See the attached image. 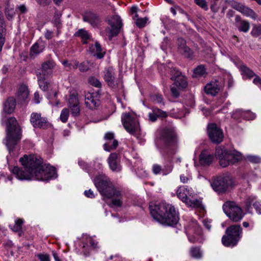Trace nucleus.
I'll use <instances>...</instances> for the list:
<instances>
[{
    "mask_svg": "<svg viewBox=\"0 0 261 261\" xmlns=\"http://www.w3.org/2000/svg\"><path fill=\"white\" fill-rule=\"evenodd\" d=\"M19 162L23 169L14 167L12 173L20 180L37 179L48 180L57 177L55 168L49 165L43 164V160L34 155H24L20 158Z\"/></svg>",
    "mask_w": 261,
    "mask_h": 261,
    "instance_id": "f257e3e1",
    "label": "nucleus"
},
{
    "mask_svg": "<svg viewBox=\"0 0 261 261\" xmlns=\"http://www.w3.org/2000/svg\"><path fill=\"white\" fill-rule=\"evenodd\" d=\"M159 139L165 147V158L169 162L162 168L163 174L167 175L173 169L171 164L172 156L176 153L178 148L177 135L173 128H165L161 132Z\"/></svg>",
    "mask_w": 261,
    "mask_h": 261,
    "instance_id": "f03ea898",
    "label": "nucleus"
},
{
    "mask_svg": "<svg viewBox=\"0 0 261 261\" xmlns=\"http://www.w3.org/2000/svg\"><path fill=\"white\" fill-rule=\"evenodd\" d=\"M150 212L152 217L161 223L173 226L179 220L178 216L174 206L165 202L149 206Z\"/></svg>",
    "mask_w": 261,
    "mask_h": 261,
    "instance_id": "7ed1b4c3",
    "label": "nucleus"
},
{
    "mask_svg": "<svg viewBox=\"0 0 261 261\" xmlns=\"http://www.w3.org/2000/svg\"><path fill=\"white\" fill-rule=\"evenodd\" d=\"M94 182L102 196L108 199L116 197L112 200V204L118 207L122 205V194L115 188L109 178L104 175H99L95 177Z\"/></svg>",
    "mask_w": 261,
    "mask_h": 261,
    "instance_id": "20e7f679",
    "label": "nucleus"
},
{
    "mask_svg": "<svg viewBox=\"0 0 261 261\" xmlns=\"http://www.w3.org/2000/svg\"><path fill=\"white\" fill-rule=\"evenodd\" d=\"M6 145L9 152L12 151L21 138L20 126L14 117L7 119L6 121Z\"/></svg>",
    "mask_w": 261,
    "mask_h": 261,
    "instance_id": "39448f33",
    "label": "nucleus"
},
{
    "mask_svg": "<svg viewBox=\"0 0 261 261\" xmlns=\"http://www.w3.org/2000/svg\"><path fill=\"white\" fill-rule=\"evenodd\" d=\"M242 228L240 225H232L226 229V235L223 236L222 243L227 247L237 245L242 237Z\"/></svg>",
    "mask_w": 261,
    "mask_h": 261,
    "instance_id": "423d86ee",
    "label": "nucleus"
},
{
    "mask_svg": "<svg viewBox=\"0 0 261 261\" xmlns=\"http://www.w3.org/2000/svg\"><path fill=\"white\" fill-rule=\"evenodd\" d=\"M215 155L219 160L220 165L226 167L229 165L234 164L239 160L240 156L231 151L224 148L218 147L216 149Z\"/></svg>",
    "mask_w": 261,
    "mask_h": 261,
    "instance_id": "0eeeda50",
    "label": "nucleus"
},
{
    "mask_svg": "<svg viewBox=\"0 0 261 261\" xmlns=\"http://www.w3.org/2000/svg\"><path fill=\"white\" fill-rule=\"evenodd\" d=\"M223 210L229 218L234 222L240 221L244 215L242 209L234 201H227L225 202Z\"/></svg>",
    "mask_w": 261,
    "mask_h": 261,
    "instance_id": "6e6552de",
    "label": "nucleus"
},
{
    "mask_svg": "<svg viewBox=\"0 0 261 261\" xmlns=\"http://www.w3.org/2000/svg\"><path fill=\"white\" fill-rule=\"evenodd\" d=\"M214 191L219 193H225L233 186L232 178L229 175L220 176L215 178L211 183Z\"/></svg>",
    "mask_w": 261,
    "mask_h": 261,
    "instance_id": "1a4fd4ad",
    "label": "nucleus"
},
{
    "mask_svg": "<svg viewBox=\"0 0 261 261\" xmlns=\"http://www.w3.org/2000/svg\"><path fill=\"white\" fill-rule=\"evenodd\" d=\"M110 25L105 29L106 35L110 40L114 37L117 36L120 33L122 26V20L120 17H109L106 20Z\"/></svg>",
    "mask_w": 261,
    "mask_h": 261,
    "instance_id": "9d476101",
    "label": "nucleus"
},
{
    "mask_svg": "<svg viewBox=\"0 0 261 261\" xmlns=\"http://www.w3.org/2000/svg\"><path fill=\"white\" fill-rule=\"evenodd\" d=\"M103 79L108 85L112 89L123 88L121 78H118L115 81V73L112 67L106 68L103 71Z\"/></svg>",
    "mask_w": 261,
    "mask_h": 261,
    "instance_id": "9b49d317",
    "label": "nucleus"
},
{
    "mask_svg": "<svg viewBox=\"0 0 261 261\" xmlns=\"http://www.w3.org/2000/svg\"><path fill=\"white\" fill-rule=\"evenodd\" d=\"M122 121L125 129L130 134L135 135L139 128V123L129 113L123 114Z\"/></svg>",
    "mask_w": 261,
    "mask_h": 261,
    "instance_id": "f8f14e48",
    "label": "nucleus"
},
{
    "mask_svg": "<svg viewBox=\"0 0 261 261\" xmlns=\"http://www.w3.org/2000/svg\"><path fill=\"white\" fill-rule=\"evenodd\" d=\"M207 133L210 140L213 143L219 144L223 140V133L215 123H210L207 125Z\"/></svg>",
    "mask_w": 261,
    "mask_h": 261,
    "instance_id": "ddd939ff",
    "label": "nucleus"
},
{
    "mask_svg": "<svg viewBox=\"0 0 261 261\" xmlns=\"http://www.w3.org/2000/svg\"><path fill=\"white\" fill-rule=\"evenodd\" d=\"M171 75V80L174 81L175 85L180 89H185L188 86V82L186 77L181 74V73L175 68H172L170 70Z\"/></svg>",
    "mask_w": 261,
    "mask_h": 261,
    "instance_id": "4468645a",
    "label": "nucleus"
},
{
    "mask_svg": "<svg viewBox=\"0 0 261 261\" xmlns=\"http://www.w3.org/2000/svg\"><path fill=\"white\" fill-rule=\"evenodd\" d=\"M30 121L35 128L45 129L49 125L46 118L42 117L40 113H38L31 114Z\"/></svg>",
    "mask_w": 261,
    "mask_h": 261,
    "instance_id": "2eb2a0df",
    "label": "nucleus"
},
{
    "mask_svg": "<svg viewBox=\"0 0 261 261\" xmlns=\"http://www.w3.org/2000/svg\"><path fill=\"white\" fill-rule=\"evenodd\" d=\"M178 51L187 59L192 60L194 57L193 50L186 45V41L182 38L178 39Z\"/></svg>",
    "mask_w": 261,
    "mask_h": 261,
    "instance_id": "dca6fc26",
    "label": "nucleus"
},
{
    "mask_svg": "<svg viewBox=\"0 0 261 261\" xmlns=\"http://www.w3.org/2000/svg\"><path fill=\"white\" fill-rule=\"evenodd\" d=\"M108 162L110 168L113 172H118L121 170L120 159H119L118 155L116 153H112L110 154L108 159Z\"/></svg>",
    "mask_w": 261,
    "mask_h": 261,
    "instance_id": "f3484780",
    "label": "nucleus"
},
{
    "mask_svg": "<svg viewBox=\"0 0 261 261\" xmlns=\"http://www.w3.org/2000/svg\"><path fill=\"white\" fill-rule=\"evenodd\" d=\"M56 66V63L53 60H48L44 62L41 65V72L37 74L49 76L52 74V70Z\"/></svg>",
    "mask_w": 261,
    "mask_h": 261,
    "instance_id": "a211bd4d",
    "label": "nucleus"
},
{
    "mask_svg": "<svg viewBox=\"0 0 261 261\" xmlns=\"http://www.w3.org/2000/svg\"><path fill=\"white\" fill-rule=\"evenodd\" d=\"M221 86L218 81L208 83L204 87L205 92L213 96H216L220 91Z\"/></svg>",
    "mask_w": 261,
    "mask_h": 261,
    "instance_id": "6ab92c4d",
    "label": "nucleus"
},
{
    "mask_svg": "<svg viewBox=\"0 0 261 261\" xmlns=\"http://www.w3.org/2000/svg\"><path fill=\"white\" fill-rule=\"evenodd\" d=\"M85 103L87 107L91 110L96 109L100 105L99 100L95 98L94 96L91 93H88L85 95Z\"/></svg>",
    "mask_w": 261,
    "mask_h": 261,
    "instance_id": "aec40b11",
    "label": "nucleus"
},
{
    "mask_svg": "<svg viewBox=\"0 0 261 261\" xmlns=\"http://www.w3.org/2000/svg\"><path fill=\"white\" fill-rule=\"evenodd\" d=\"M16 106V100L13 97H10L4 103V112L8 114L13 112Z\"/></svg>",
    "mask_w": 261,
    "mask_h": 261,
    "instance_id": "412c9836",
    "label": "nucleus"
},
{
    "mask_svg": "<svg viewBox=\"0 0 261 261\" xmlns=\"http://www.w3.org/2000/svg\"><path fill=\"white\" fill-rule=\"evenodd\" d=\"M236 26L239 31L246 33L250 28V23L247 21L241 19L240 17H236Z\"/></svg>",
    "mask_w": 261,
    "mask_h": 261,
    "instance_id": "4be33fe9",
    "label": "nucleus"
},
{
    "mask_svg": "<svg viewBox=\"0 0 261 261\" xmlns=\"http://www.w3.org/2000/svg\"><path fill=\"white\" fill-rule=\"evenodd\" d=\"M214 156L207 154L205 151H202L199 155V163L202 166H209L213 162Z\"/></svg>",
    "mask_w": 261,
    "mask_h": 261,
    "instance_id": "5701e85b",
    "label": "nucleus"
},
{
    "mask_svg": "<svg viewBox=\"0 0 261 261\" xmlns=\"http://www.w3.org/2000/svg\"><path fill=\"white\" fill-rule=\"evenodd\" d=\"M90 49L91 52L93 53V55L96 56L97 59H102L105 54V52H101V46L97 42H96L94 45H91L90 47Z\"/></svg>",
    "mask_w": 261,
    "mask_h": 261,
    "instance_id": "b1692460",
    "label": "nucleus"
},
{
    "mask_svg": "<svg viewBox=\"0 0 261 261\" xmlns=\"http://www.w3.org/2000/svg\"><path fill=\"white\" fill-rule=\"evenodd\" d=\"M177 197L184 202L186 203V201L189 199L190 192L184 187H179L176 192Z\"/></svg>",
    "mask_w": 261,
    "mask_h": 261,
    "instance_id": "393cba45",
    "label": "nucleus"
},
{
    "mask_svg": "<svg viewBox=\"0 0 261 261\" xmlns=\"http://www.w3.org/2000/svg\"><path fill=\"white\" fill-rule=\"evenodd\" d=\"M17 96L18 100L24 101L27 99L29 96L28 87L24 85L20 86L18 89Z\"/></svg>",
    "mask_w": 261,
    "mask_h": 261,
    "instance_id": "a878e982",
    "label": "nucleus"
},
{
    "mask_svg": "<svg viewBox=\"0 0 261 261\" xmlns=\"http://www.w3.org/2000/svg\"><path fill=\"white\" fill-rule=\"evenodd\" d=\"M247 114L251 115V117H250L251 119H254L255 118V115L253 114L250 111H244L242 109L236 110L233 113L232 116L234 118H236L237 116H240L245 119H249L250 118H248L246 116Z\"/></svg>",
    "mask_w": 261,
    "mask_h": 261,
    "instance_id": "bb28decb",
    "label": "nucleus"
},
{
    "mask_svg": "<svg viewBox=\"0 0 261 261\" xmlns=\"http://www.w3.org/2000/svg\"><path fill=\"white\" fill-rule=\"evenodd\" d=\"M5 27L4 19L0 17V52L5 43Z\"/></svg>",
    "mask_w": 261,
    "mask_h": 261,
    "instance_id": "cd10ccee",
    "label": "nucleus"
},
{
    "mask_svg": "<svg viewBox=\"0 0 261 261\" xmlns=\"http://www.w3.org/2000/svg\"><path fill=\"white\" fill-rule=\"evenodd\" d=\"M38 82L40 88L43 91H46L48 89L49 83L46 81V77L47 76L42 75V74H37Z\"/></svg>",
    "mask_w": 261,
    "mask_h": 261,
    "instance_id": "c85d7f7f",
    "label": "nucleus"
},
{
    "mask_svg": "<svg viewBox=\"0 0 261 261\" xmlns=\"http://www.w3.org/2000/svg\"><path fill=\"white\" fill-rule=\"evenodd\" d=\"M74 35L81 37L82 42L84 44H87L88 40H90L91 38V36L89 34L88 32L84 29H80L75 33Z\"/></svg>",
    "mask_w": 261,
    "mask_h": 261,
    "instance_id": "c756f323",
    "label": "nucleus"
},
{
    "mask_svg": "<svg viewBox=\"0 0 261 261\" xmlns=\"http://www.w3.org/2000/svg\"><path fill=\"white\" fill-rule=\"evenodd\" d=\"M84 21L89 22L92 27H99L101 25L102 21L99 17H83Z\"/></svg>",
    "mask_w": 261,
    "mask_h": 261,
    "instance_id": "7c9ffc66",
    "label": "nucleus"
},
{
    "mask_svg": "<svg viewBox=\"0 0 261 261\" xmlns=\"http://www.w3.org/2000/svg\"><path fill=\"white\" fill-rule=\"evenodd\" d=\"M42 49L40 48L38 43H35L30 49V55L31 58H34L39 53L42 52Z\"/></svg>",
    "mask_w": 261,
    "mask_h": 261,
    "instance_id": "2f4dec72",
    "label": "nucleus"
},
{
    "mask_svg": "<svg viewBox=\"0 0 261 261\" xmlns=\"http://www.w3.org/2000/svg\"><path fill=\"white\" fill-rule=\"evenodd\" d=\"M240 69L243 74L246 75L248 79H251L255 75V73L245 65L241 66Z\"/></svg>",
    "mask_w": 261,
    "mask_h": 261,
    "instance_id": "473e14b6",
    "label": "nucleus"
},
{
    "mask_svg": "<svg viewBox=\"0 0 261 261\" xmlns=\"http://www.w3.org/2000/svg\"><path fill=\"white\" fill-rule=\"evenodd\" d=\"M134 20L137 27L142 28L145 27L148 21V18L147 17H134Z\"/></svg>",
    "mask_w": 261,
    "mask_h": 261,
    "instance_id": "72a5a7b5",
    "label": "nucleus"
},
{
    "mask_svg": "<svg viewBox=\"0 0 261 261\" xmlns=\"http://www.w3.org/2000/svg\"><path fill=\"white\" fill-rule=\"evenodd\" d=\"M23 221L21 219H18L15 221V224L11 226V229L14 232H19L22 229V225Z\"/></svg>",
    "mask_w": 261,
    "mask_h": 261,
    "instance_id": "f704fd0d",
    "label": "nucleus"
},
{
    "mask_svg": "<svg viewBox=\"0 0 261 261\" xmlns=\"http://www.w3.org/2000/svg\"><path fill=\"white\" fill-rule=\"evenodd\" d=\"M77 95V94L75 92L71 93L70 95L69 98L68 99L69 107L79 104V101Z\"/></svg>",
    "mask_w": 261,
    "mask_h": 261,
    "instance_id": "c9c22d12",
    "label": "nucleus"
},
{
    "mask_svg": "<svg viewBox=\"0 0 261 261\" xmlns=\"http://www.w3.org/2000/svg\"><path fill=\"white\" fill-rule=\"evenodd\" d=\"M190 254L193 257L196 258H200L202 256V253L200 251V249L198 247L191 248L190 250Z\"/></svg>",
    "mask_w": 261,
    "mask_h": 261,
    "instance_id": "e433bc0d",
    "label": "nucleus"
},
{
    "mask_svg": "<svg viewBox=\"0 0 261 261\" xmlns=\"http://www.w3.org/2000/svg\"><path fill=\"white\" fill-rule=\"evenodd\" d=\"M186 204L190 206L196 208L200 207L201 206V201L197 199L192 200L189 198L188 201H186Z\"/></svg>",
    "mask_w": 261,
    "mask_h": 261,
    "instance_id": "4c0bfd02",
    "label": "nucleus"
},
{
    "mask_svg": "<svg viewBox=\"0 0 261 261\" xmlns=\"http://www.w3.org/2000/svg\"><path fill=\"white\" fill-rule=\"evenodd\" d=\"M118 145V142L116 140H114L112 145H109L107 143H105L103 145L104 149L107 151H111L115 149Z\"/></svg>",
    "mask_w": 261,
    "mask_h": 261,
    "instance_id": "58836bf2",
    "label": "nucleus"
},
{
    "mask_svg": "<svg viewBox=\"0 0 261 261\" xmlns=\"http://www.w3.org/2000/svg\"><path fill=\"white\" fill-rule=\"evenodd\" d=\"M195 74L199 76H203L206 74V69L205 66L203 65L198 66L194 70Z\"/></svg>",
    "mask_w": 261,
    "mask_h": 261,
    "instance_id": "ea45409f",
    "label": "nucleus"
},
{
    "mask_svg": "<svg viewBox=\"0 0 261 261\" xmlns=\"http://www.w3.org/2000/svg\"><path fill=\"white\" fill-rule=\"evenodd\" d=\"M154 113L158 118H166L168 116V114L166 111H164L157 107H153Z\"/></svg>",
    "mask_w": 261,
    "mask_h": 261,
    "instance_id": "a19ab883",
    "label": "nucleus"
},
{
    "mask_svg": "<svg viewBox=\"0 0 261 261\" xmlns=\"http://www.w3.org/2000/svg\"><path fill=\"white\" fill-rule=\"evenodd\" d=\"M251 34L254 37H257L260 36L261 35V24L254 25L251 31Z\"/></svg>",
    "mask_w": 261,
    "mask_h": 261,
    "instance_id": "79ce46f5",
    "label": "nucleus"
},
{
    "mask_svg": "<svg viewBox=\"0 0 261 261\" xmlns=\"http://www.w3.org/2000/svg\"><path fill=\"white\" fill-rule=\"evenodd\" d=\"M255 200V197L252 196H248L246 197L245 200V204L246 207L249 210L251 207L252 204H253L254 203V201Z\"/></svg>",
    "mask_w": 261,
    "mask_h": 261,
    "instance_id": "37998d69",
    "label": "nucleus"
},
{
    "mask_svg": "<svg viewBox=\"0 0 261 261\" xmlns=\"http://www.w3.org/2000/svg\"><path fill=\"white\" fill-rule=\"evenodd\" d=\"M240 9V11L246 16H253L254 15V12L248 7L242 6Z\"/></svg>",
    "mask_w": 261,
    "mask_h": 261,
    "instance_id": "c03bdc74",
    "label": "nucleus"
},
{
    "mask_svg": "<svg viewBox=\"0 0 261 261\" xmlns=\"http://www.w3.org/2000/svg\"><path fill=\"white\" fill-rule=\"evenodd\" d=\"M89 83L92 86L98 88H101V84L99 81L95 77H91L89 79Z\"/></svg>",
    "mask_w": 261,
    "mask_h": 261,
    "instance_id": "a18cd8bd",
    "label": "nucleus"
},
{
    "mask_svg": "<svg viewBox=\"0 0 261 261\" xmlns=\"http://www.w3.org/2000/svg\"><path fill=\"white\" fill-rule=\"evenodd\" d=\"M90 62L87 61L80 63L79 70L81 72H86L89 70Z\"/></svg>",
    "mask_w": 261,
    "mask_h": 261,
    "instance_id": "49530a36",
    "label": "nucleus"
},
{
    "mask_svg": "<svg viewBox=\"0 0 261 261\" xmlns=\"http://www.w3.org/2000/svg\"><path fill=\"white\" fill-rule=\"evenodd\" d=\"M68 116H69L68 110L66 108L64 109L62 111L61 115H60L61 120L64 123L66 122L68 120Z\"/></svg>",
    "mask_w": 261,
    "mask_h": 261,
    "instance_id": "de8ad7c7",
    "label": "nucleus"
},
{
    "mask_svg": "<svg viewBox=\"0 0 261 261\" xmlns=\"http://www.w3.org/2000/svg\"><path fill=\"white\" fill-rule=\"evenodd\" d=\"M71 110V114L73 116H77L79 115L80 113V109L79 104L76 105H74L69 107Z\"/></svg>",
    "mask_w": 261,
    "mask_h": 261,
    "instance_id": "09e8293b",
    "label": "nucleus"
},
{
    "mask_svg": "<svg viewBox=\"0 0 261 261\" xmlns=\"http://www.w3.org/2000/svg\"><path fill=\"white\" fill-rule=\"evenodd\" d=\"M194 2L203 10H207L208 9L207 3L205 0H194Z\"/></svg>",
    "mask_w": 261,
    "mask_h": 261,
    "instance_id": "8fccbe9b",
    "label": "nucleus"
},
{
    "mask_svg": "<svg viewBox=\"0 0 261 261\" xmlns=\"http://www.w3.org/2000/svg\"><path fill=\"white\" fill-rule=\"evenodd\" d=\"M52 21L54 25L57 28V35H58L60 33V29L62 28L61 20L60 17H55Z\"/></svg>",
    "mask_w": 261,
    "mask_h": 261,
    "instance_id": "3c124183",
    "label": "nucleus"
},
{
    "mask_svg": "<svg viewBox=\"0 0 261 261\" xmlns=\"http://www.w3.org/2000/svg\"><path fill=\"white\" fill-rule=\"evenodd\" d=\"M152 171L155 174H160L161 173H163V169L160 165L155 164L153 165L152 167Z\"/></svg>",
    "mask_w": 261,
    "mask_h": 261,
    "instance_id": "603ef678",
    "label": "nucleus"
},
{
    "mask_svg": "<svg viewBox=\"0 0 261 261\" xmlns=\"http://www.w3.org/2000/svg\"><path fill=\"white\" fill-rule=\"evenodd\" d=\"M16 11L18 12L19 14H23L27 11V9L25 5H21L16 8Z\"/></svg>",
    "mask_w": 261,
    "mask_h": 261,
    "instance_id": "864d4df0",
    "label": "nucleus"
},
{
    "mask_svg": "<svg viewBox=\"0 0 261 261\" xmlns=\"http://www.w3.org/2000/svg\"><path fill=\"white\" fill-rule=\"evenodd\" d=\"M152 100L155 103H162L163 101V98L161 95L156 94L152 97Z\"/></svg>",
    "mask_w": 261,
    "mask_h": 261,
    "instance_id": "5fc2aeb1",
    "label": "nucleus"
},
{
    "mask_svg": "<svg viewBox=\"0 0 261 261\" xmlns=\"http://www.w3.org/2000/svg\"><path fill=\"white\" fill-rule=\"evenodd\" d=\"M38 258L41 261H50L49 256L48 254H38L37 255Z\"/></svg>",
    "mask_w": 261,
    "mask_h": 261,
    "instance_id": "6e6d98bb",
    "label": "nucleus"
},
{
    "mask_svg": "<svg viewBox=\"0 0 261 261\" xmlns=\"http://www.w3.org/2000/svg\"><path fill=\"white\" fill-rule=\"evenodd\" d=\"M248 160L252 163H258L260 162V158L256 156H250L248 158Z\"/></svg>",
    "mask_w": 261,
    "mask_h": 261,
    "instance_id": "4d7b16f0",
    "label": "nucleus"
},
{
    "mask_svg": "<svg viewBox=\"0 0 261 261\" xmlns=\"http://www.w3.org/2000/svg\"><path fill=\"white\" fill-rule=\"evenodd\" d=\"M172 95L173 97L177 98L179 96V93L176 88L172 87L170 89Z\"/></svg>",
    "mask_w": 261,
    "mask_h": 261,
    "instance_id": "13d9d810",
    "label": "nucleus"
},
{
    "mask_svg": "<svg viewBox=\"0 0 261 261\" xmlns=\"http://www.w3.org/2000/svg\"><path fill=\"white\" fill-rule=\"evenodd\" d=\"M138 8L136 6H133L129 10L130 14L133 16H137Z\"/></svg>",
    "mask_w": 261,
    "mask_h": 261,
    "instance_id": "bf43d9fd",
    "label": "nucleus"
},
{
    "mask_svg": "<svg viewBox=\"0 0 261 261\" xmlns=\"http://www.w3.org/2000/svg\"><path fill=\"white\" fill-rule=\"evenodd\" d=\"M149 120L152 122H154L157 120V116L154 113V110L152 109V113L149 114Z\"/></svg>",
    "mask_w": 261,
    "mask_h": 261,
    "instance_id": "052dcab7",
    "label": "nucleus"
},
{
    "mask_svg": "<svg viewBox=\"0 0 261 261\" xmlns=\"http://www.w3.org/2000/svg\"><path fill=\"white\" fill-rule=\"evenodd\" d=\"M253 206L256 210V211L261 214V204L258 202L255 201L254 203H253Z\"/></svg>",
    "mask_w": 261,
    "mask_h": 261,
    "instance_id": "680f3d73",
    "label": "nucleus"
},
{
    "mask_svg": "<svg viewBox=\"0 0 261 261\" xmlns=\"http://www.w3.org/2000/svg\"><path fill=\"white\" fill-rule=\"evenodd\" d=\"M85 196L88 198H93L95 197L93 192L91 190L85 191L84 192Z\"/></svg>",
    "mask_w": 261,
    "mask_h": 261,
    "instance_id": "e2e57ef3",
    "label": "nucleus"
},
{
    "mask_svg": "<svg viewBox=\"0 0 261 261\" xmlns=\"http://www.w3.org/2000/svg\"><path fill=\"white\" fill-rule=\"evenodd\" d=\"M114 134L112 133H107L105 136V139L107 140H111L114 139Z\"/></svg>",
    "mask_w": 261,
    "mask_h": 261,
    "instance_id": "0e129e2a",
    "label": "nucleus"
},
{
    "mask_svg": "<svg viewBox=\"0 0 261 261\" xmlns=\"http://www.w3.org/2000/svg\"><path fill=\"white\" fill-rule=\"evenodd\" d=\"M255 77L253 80V83L256 85L261 86V78L258 75H255Z\"/></svg>",
    "mask_w": 261,
    "mask_h": 261,
    "instance_id": "69168bd1",
    "label": "nucleus"
},
{
    "mask_svg": "<svg viewBox=\"0 0 261 261\" xmlns=\"http://www.w3.org/2000/svg\"><path fill=\"white\" fill-rule=\"evenodd\" d=\"M53 37V33L52 31L47 30L45 34V37L47 39H50Z\"/></svg>",
    "mask_w": 261,
    "mask_h": 261,
    "instance_id": "338daca9",
    "label": "nucleus"
},
{
    "mask_svg": "<svg viewBox=\"0 0 261 261\" xmlns=\"http://www.w3.org/2000/svg\"><path fill=\"white\" fill-rule=\"evenodd\" d=\"M62 64L65 67L68 68V69H71V64L69 63L68 61L67 60H64L62 62Z\"/></svg>",
    "mask_w": 261,
    "mask_h": 261,
    "instance_id": "774afa93",
    "label": "nucleus"
}]
</instances>
